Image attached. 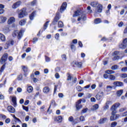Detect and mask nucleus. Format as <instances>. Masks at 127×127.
Instances as JSON below:
<instances>
[{"label": "nucleus", "mask_w": 127, "mask_h": 127, "mask_svg": "<svg viewBox=\"0 0 127 127\" xmlns=\"http://www.w3.org/2000/svg\"><path fill=\"white\" fill-rule=\"evenodd\" d=\"M45 60L46 62H50V58L46 56L45 57Z\"/></svg>", "instance_id": "obj_55"}, {"label": "nucleus", "mask_w": 127, "mask_h": 127, "mask_svg": "<svg viewBox=\"0 0 127 127\" xmlns=\"http://www.w3.org/2000/svg\"><path fill=\"white\" fill-rule=\"evenodd\" d=\"M87 112H88V108H85L82 110L81 113H82V114H85V113H87Z\"/></svg>", "instance_id": "obj_49"}, {"label": "nucleus", "mask_w": 127, "mask_h": 127, "mask_svg": "<svg viewBox=\"0 0 127 127\" xmlns=\"http://www.w3.org/2000/svg\"><path fill=\"white\" fill-rule=\"evenodd\" d=\"M81 103H82V99H80L79 100H78V101L76 102V105H81Z\"/></svg>", "instance_id": "obj_61"}, {"label": "nucleus", "mask_w": 127, "mask_h": 127, "mask_svg": "<svg viewBox=\"0 0 127 127\" xmlns=\"http://www.w3.org/2000/svg\"><path fill=\"white\" fill-rule=\"evenodd\" d=\"M117 125H118V123L117 122H113L111 125V127H116V126H117Z\"/></svg>", "instance_id": "obj_46"}, {"label": "nucleus", "mask_w": 127, "mask_h": 127, "mask_svg": "<svg viewBox=\"0 0 127 127\" xmlns=\"http://www.w3.org/2000/svg\"><path fill=\"white\" fill-rule=\"evenodd\" d=\"M8 56V55L7 54H4L2 57L1 58V59L0 60V62L1 64H3V63H5L6 62V60H7V57Z\"/></svg>", "instance_id": "obj_6"}, {"label": "nucleus", "mask_w": 127, "mask_h": 127, "mask_svg": "<svg viewBox=\"0 0 127 127\" xmlns=\"http://www.w3.org/2000/svg\"><path fill=\"white\" fill-rule=\"evenodd\" d=\"M27 14L26 13V9L25 8H23L19 11L18 12V18H23Z\"/></svg>", "instance_id": "obj_3"}, {"label": "nucleus", "mask_w": 127, "mask_h": 127, "mask_svg": "<svg viewBox=\"0 0 127 127\" xmlns=\"http://www.w3.org/2000/svg\"><path fill=\"white\" fill-rule=\"evenodd\" d=\"M50 92V88L48 86L44 87L43 89V92L44 94H48Z\"/></svg>", "instance_id": "obj_14"}, {"label": "nucleus", "mask_w": 127, "mask_h": 127, "mask_svg": "<svg viewBox=\"0 0 127 127\" xmlns=\"http://www.w3.org/2000/svg\"><path fill=\"white\" fill-rule=\"evenodd\" d=\"M119 59H120V56H117L114 57V58H113V60H114V61L119 60Z\"/></svg>", "instance_id": "obj_56"}, {"label": "nucleus", "mask_w": 127, "mask_h": 127, "mask_svg": "<svg viewBox=\"0 0 127 127\" xmlns=\"http://www.w3.org/2000/svg\"><path fill=\"white\" fill-rule=\"evenodd\" d=\"M86 15H82L81 17H78L77 20L78 21H80V20H81V19L82 20H86Z\"/></svg>", "instance_id": "obj_23"}, {"label": "nucleus", "mask_w": 127, "mask_h": 127, "mask_svg": "<svg viewBox=\"0 0 127 127\" xmlns=\"http://www.w3.org/2000/svg\"><path fill=\"white\" fill-rule=\"evenodd\" d=\"M60 19V15L59 13H57V14L56 15V17L54 19V20L52 22V24L53 25H55L56 24H57V22H58V21Z\"/></svg>", "instance_id": "obj_7"}, {"label": "nucleus", "mask_w": 127, "mask_h": 127, "mask_svg": "<svg viewBox=\"0 0 127 127\" xmlns=\"http://www.w3.org/2000/svg\"><path fill=\"white\" fill-rule=\"evenodd\" d=\"M67 6V3L64 2L60 8V12L62 13L64 11L65 9H66V7Z\"/></svg>", "instance_id": "obj_12"}, {"label": "nucleus", "mask_w": 127, "mask_h": 127, "mask_svg": "<svg viewBox=\"0 0 127 127\" xmlns=\"http://www.w3.org/2000/svg\"><path fill=\"white\" fill-rule=\"evenodd\" d=\"M27 90L28 93H32V91H33V87L31 86H28Z\"/></svg>", "instance_id": "obj_28"}, {"label": "nucleus", "mask_w": 127, "mask_h": 127, "mask_svg": "<svg viewBox=\"0 0 127 127\" xmlns=\"http://www.w3.org/2000/svg\"><path fill=\"white\" fill-rule=\"evenodd\" d=\"M62 58L64 61H66V55H63L62 56Z\"/></svg>", "instance_id": "obj_50"}, {"label": "nucleus", "mask_w": 127, "mask_h": 127, "mask_svg": "<svg viewBox=\"0 0 127 127\" xmlns=\"http://www.w3.org/2000/svg\"><path fill=\"white\" fill-rule=\"evenodd\" d=\"M112 101H107L105 103V106L103 107V111H107L109 108V105H112Z\"/></svg>", "instance_id": "obj_9"}, {"label": "nucleus", "mask_w": 127, "mask_h": 127, "mask_svg": "<svg viewBox=\"0 0 127 127\" xmlns=\"http://www.w3.org/2000/svg\"><path fill=\"white\" fill-rule=\"evenodd\" d=\"M90 4L92 7H97L98 12H102V10H103V5L102 4L96 1L91 2Z\"/></svg>", "instance_id": "obj_2"}, {"label": "nucleus", "mask_w": 127, "mask_h": 127, "mask_svg": "<svg viewBox=\"0 0 127 127\" xmlns=\"http://www.w3.org/2000/svg\"><path fill=\"white\" fill-rule=\"evenodd\" d=\"M19 25L21 26L24 25V24H25V23H26V20L22 19L19 21Z\"/></svg>", "instance_id": "obj_27"}, {"label": "nucleus", "mask_w": 127, "mask_h": 127, "mask_svg": "<svg viewBox=\"0 0 127 127\" xmlns=\"http://www.w3.org/2000/svg\"><path fill=\"white\" fill-rule=\"evenodd\" d=\"M108 121V118H104L103 119H101L99 121V124H105L107 121Z\"/></svg>", "instance_id": "obj_22"}, {"label": "nucleus", "mask_w": 127, "mask_h": 127, "mask_svg": "<svg viewBox=\"0 0 127 127\" xmlns=\"http://www.w3.org/2000/svg\"><path fill=\"white\" fill-rule=\"evenodd\" d=\"M117 113L113 114V111H112L111 115L112 116L110 117V121H116V120H118L119 118H120V115L116 114Z\"/></svg>", "instance_id": "obj_5"}, {"label": "nucleus", "mask_w": 127, "mask_h": 127, "mask_svg": "<svg viewBox=\"0 0 127 127\" xmlns=\"http://www.w3.org/2000/svg\"><path fill=\"white\" fill-rule=\"evenodd\" d=\"M37 3V0H34L32 2H31V5L33 6L34 5H35Z\"/></svg>", "instance_id": "obj_39"}, {"label": "nucleus", "mask_w": 127, "mask_h": 127, "mask_svg": "<svg viewBox=\"0 0 127 127\" xmlns=\"http://www.w3.org/2000/svg\"><path fill=\"white\" fill-rule=\"evenodd\" d=\"M87 9L88 10V12L89 13H92V12H93V11H92V10H91V6H88L87 7Z\"/></svg>", "instance_id": "obj_52"}, {"label": "nucleus", "mask_w": 127, "mask_h": 127, "mask_svg": "<svg viewBox=\"0 0 127 127\" xmlns=\"http://www.w3.org/2000/svg\"><path fill=\"white\" fill-rule=\"evenodd\" d=\"M67 80V81H71L72 80V76H71V75L70 74H68Z\"/></svg>", "instance_id": "obj_45"}, {"label": "nucleus", "mask_w": 127, "mask_h": 127, "mask_svg": "<svg viewBox=\"0 0 127 127\" xmlns=\"http://www.w3.org/2000/svg\"><path fill=\"white\" fill-rule=\"evenodd\" d=\"M4 5L2 4H0V14H2V13H4Z\"/></svg>", "instance_id": "obj_18"}, {"label": "nucleus", "mask_w": 127, "mask_h": 127, "mask_svg": "<svg viewBox=\"0 0 127 127\" xmlns=\"http://www.w3.org/2000/svg\"><path fill=\"white\" fill-rule=\"evenodd\" d=\"M82 105H76V110L77 111H79V110H80V109H82Z\"/></svg>", "instance_id": "obj_42"}, {"label": "nucleus", "mask_w": 127, "mask_h": 127, "mask_svg": "<svg viewBox=\"0 0 127 127\" xmlns=\"http://www.w3.org/2000/svg\"><path fill=\"white\" fill-rule=\"evenodd\" d=\"M55 77L56 79H59V78H60V75H59V73H56Z\"/></svg>", "instance_id": "obj_62"}, {"label": "nucleus", "mask_w": 127, "mask_h": 127, "mask_svg": "<svg viewBox=\"0 0 127 127\" xmlns=\"http://www.w3.org/2000/svg\"><path fill=\"white\" fill-rule=\"evenodd\" d=\"M6 44H7L9 46V45H13V41L10 40L8 41Z\"/></svg>", "instance_id": "obj_36"}, {"label": "nucleus", "mask_w": 127, "mask_h": 127, "mask_svg": "<svg viewBox=\"0 0 127 127\" xmlns=\"http://www.w3.org/2000/svg\"><path fill=\"white\" fill-rule=\"evenodd\" d=\"M103 97H104V92H101L97 94V95L96 96V98L98 101H100V100H101Z\"/></svg>", "instance_id": "obj_11"}, {"label": "nucleus", "mask_w": 127, "mask_h": 127, "mask_svg": "<svg viewBox=\"0 0 127 127\" xmlns=\"http://www.w3.org/2000/svg\"><path fill=\"white\" fill-rule=\"evenodd\" d=\"M121 71L122 72H127V66L122 68Z\"/></svg>", "instance_id": "obj_44"}, {"label": "nucleus", "mask_w": 127, "mask_h": 127, "mask_svg": "<svg viewBox=\"0 0 127 127\" xmlns=\"http://www.w3.org/2000/svg\"><path fill=\"white\" fill-rule=\"evenodd\" d=\"M20 5H21V1H18L13 4V5H12V8L15 9L16 8H18V7H19Z\"/></svg>", "instance_id": "obj_8"}, {"label": "nucleus", "mask_w": 127, "mask_h": 127, "mask_svg": "<svg viewBox=\"0 0 127 127\" xmlns=\"http://www.w3.org/2000/svg\"><path fill=\"white\" fill-rule=\"evenodd\" d=\"M49 23V21H47L44 25V30H46Z\"/></svg>", "instance_id": "obj_35"}, {"label": "nucleus", "mask_w": 127, "mask_h": 127, "mask_svg": "<svg viewBox=\"0 0 127 127\" xmlns=\"http://www.w3.org/2000/svg\"><path fill=\"white\" fill-rule=\"evenodd\" d=\"M106 73L111 75V74H115V71L109 69L106 71Z\"/></svg>", "instance_id": "obj_30"}, {"label": "nucleus", "mask_w": 127, "mask_h": 127, "mask_svg": "<svg viewBox=\"0 0 127 127\" xmlns=\"http://www.w3.org/2000/svg\"><path fill=\"white\" fill-rule=\"evenodd\" d=\"M123 93H124V90L121 89L120 90H118L117 91V96H118V97H121L123 94Z\"/></svg>", "instance_id": "obj_29"}, {"label": "nucleus", "mask_w": 127, "mask_h": 127, "mask_svg": "<svg viewBox=\"0 0 127 127\" xmlns=\"http://www.w3.org/2000/svg\"><path fill=\"white\" fill-rule=\"evenodd\" d=\"M7 18L3 16H0V23H4Z\"/></svg>", "instance_id": "obj_16"}, {"label": "nucleus", "mask_w": 127, "mask_h": 127, "mask_svg": "<svg viewBox=\"0 0 127 127\" xmlns=\"http://www.w3.org/2000/svg\"><path fill=\"white\" fill-rule=\"evenodd\" d=\"M69 122H74V118L73 117L70 116L68 118Z\"/></svg>", "instance_id": "obj_51"}, {"label": "nucleus", "mask_w": 127, "mask_h": 127, "mask_svg": "<svg viewBox=\"0 0 127 127\" xmlns=\"http://www.w3.org/2000/svg\"><path fill=\"white\" fill-rule=\"evenodd\" d=\"M75 64L77 66V67H78L79 68H81L82 67V63L81 62H75Z\"/></svg>", "instance_id": "obj_32"}, {"label": "nucleus", "mask_w": 127, "mask_h": 127, "mask_svg": "<svg viewBox=\"0 0 127 127\" xmlns=\"http://www.w3.org/2000/svg\"><path fill=\"white\" fill-rule=\"evenodd\" d=\"M99 109V104L94 105L93 107L91 108L92 111H96Z\"/></svg>", "instance_id": "obj_24"}, {"label": "nucleus", "mask_w": 127, "mask_h": 127, "mask_svg": "<svg viewBox=\"0 0 127 127\" xmlns=\"http://www.w3.org/2000/svg\"><path fill=\"white\" fill-rule=\"evenodd\" d=\"M76 89H77V91H78V92H82V91H83V89H82V88L80 86H77L76 87Z\"/></svg>", "instance_id": "obj_48"}, {"label": "nucleus", "mask_w": 127, "mask_h": 127, "mask_svg": "<svg viewBox=\"0 0 127 127\" xmlns=\"http://www.w3.org/2000/svg\"><path fill=\"white\" fill-rule=\"evenodd\" d=\"M60 37V35L59 34V33H57L55 35V39L57 40H58L59 39V38Z\"/></svg>", "instance_id": "obj_43"}, {"label": "nucleus", "mask_w": 127, "mask_h": 127, "mask_svg": "<svg viewBox=\"0 0 127 127\" xmlns=\"http://www.w3.org/2000/svg\"><path fill=\"white\" fill-rule=\"evenodd\" d=\"M63 120V118H62V116H58L57 117H55V121L56 122H57L58 123H61Z\"/></svg>", "instance_id": "obj_17"}, {"label": "nucleus", "mask_w": 127, "mask_h": 127, "mask_svg": "<svg viewBox=\"0 0 127 127\" xmlns=\"http://www.w3.org/2000/svg\"><path fill=\"white\" fill-rule=\"evenodd\" d=\"M70 49L72 52H74V51H76V46H75L73 43H70Z\"/></svg>", "instance_id": "obj_20"}, {"label": "nucleus", "mask_w": 127, "mask_h": 127, "mask_svg": "<svg viewBox=\"0 0 127 127\" xmlns=\"http://www.w3.org/2000/svg\"><path fill=\"white\" fill-rule=\"evenodd\" d=\"M0 39L1 41H5V37L4 35L0 33Z\"/></svg>", "instance_id": "obj_26"}, {"label": "nucleus", "mask_w": 127, "mask_h": 127, "mask_svg": "<svg viewBox=\"0 0 127 127\" xmlns=\"http://www.w3.org/2000/svg\"><path fill=\"white\" fill-rule=\"evenodd\" d=\"M64 26V24L63 23V22L60 21L58 23V27L60 28H62Z\"/></svg>", "instance_id": "obj_31"}, {"label": "nucleus", "mask_w": 127, "mask_h": 127, "mask_svg": "<svg viewBox=\"0 0 127 127\" xmlns=\"http://www.w3.org/2000/svg\"><path fill=\"white\" fill-rule=\"evenodd\" d=\"M79 120L81 122H84V121H85V117H84V116H81L79 118Z\"/></svg>", "instance_id": "obj_57"}, {"label": "nucleus", "mask_w": 127, "mask_h": 127, "mask_svg": "<svg viewBox=\"0 0 127 127\" xmlns=\"http://www.w3.org/2000/svg\"><path fill=\"white\" fill-rule=\"evenodd\" d=\"M77 43H78V40L77 39L73 40L71 42V43H72L73 44H77Z\"/></svg>", "instance_id": "obj_53"}, {"label": "nucleus", "mask_w": 127, "mask_h": 127, "mask_svg": "<svg viewBox=\"0 0 127 127\" xmlns=\"http://www.w3.org/2000/svg\"><path fill=\"white\" fill-rule=\"evenodd\" d=\"M6 124H9L10 123V119L9 118L6 119L5 121Z\"/></svg>", "instance_id": "obj_59"}, {"label": "nucleus", "mask_w": 127, "mask_h": 127, "mask_svg": "<svg viewBox=\"0 0 127 127\" xmlns=\"http://www.w3.org/2000/svg\"><path fill=\"white\" fill-rule=\"evenodd\" d=\"M127 46L123 42V43L120 45L119 47L121 49H126V48H127Z\"/></svg>", "instance_id": "obj_25"}, {"label": "nucleus", "mask_w": 127, "mask_h": 127, "mask_svg": "<svg viewBox=\"0 0 127 127\" xmlns=\"http://www.w3.org/2000/svg\"><path fill=\"white\" fill-rule=\"evenodd\" d=\"M5 68V64H4L1 67L0 72H2L3 70H4V68Z\"/></svg>", "instance_id": "obj_58"}, {"label": "nucleus", "mask_w": 127, "mask_h": 127, "mask_svg": "<svg viewBox=\"0 0 127 127\" xmlns=\"http://www.w3.org/2000/svg\"><path fill=\"white\" fill-rule=\"evenodd\" d=\"M121 78L122 79H125V78H127V73H123L120 75Z\"/></svg>", "instance_id": "obj_38"}, {"label": "nucleus", "mask_w": 127, "mask_h": 127, "mask_svg": "<svg viewBox=\"0 0 127 127\" xmlns=\"http://www.w3.org/2000/svg\"><path fill=\"white\" fill-rule=\"evenodd\" d=\"M81 14V11L80 10H77L74 12V14L73 15V17H76V16H79Z\"/></svg>", "instance_id": "obj_19"}, {"label": "nucleus", "mask_w": 127, "mask_h": 127, "mask_svg": "<svg viewBox=\"0 0 127 127\" xmlns=\"http://www.w3.org/2000/svg\"><path fill=\"white\" fill-rule=\"evenodd\" d=\"M12 102L14 107L15 108V107H16V97L13 96L12 98Z\"/></svg>", "instance_id": "obj_21"}, {"label": "nucleus", "mask_w": 127, "mask_h": 127, "mask_svg": "<svg viewBox=\"0 0 127 127\" xmlns=\"http://www.w3.org/2000/svg\"><path fill=\"white\" fill-rule=\"evenodd\" d=\"M109 79L112 80H116V76H114V75L111 74L109 76Z\"/></svg>", "instance_id": "obj_37"}, {"label": "nucleus", "mask_w": 127, "mask_h": 127, "mask_svg": "<svg viewBox=\"0 0 127 127\" xmlns=\"http://www.w3.org/2000/svg\"><path fill=\"white\" fill-rule=\"evenodd\" d=\"M94 22L96 24H99V23H101V22H102V20L100 18H97L95 20Z\"/></svg>", "instance_id": "obj_33"}, {"label": "nucleus", "mask_w": 127, "mask_h": 127, "mask_svg": "<svg viewBox=\"0 0 127 127\" xmlns=\"http://www.w3.org/2000/svg\"><path fill=\"white\" fill-rule=\"evenodd\" d=\"M15 22V18L13 17H10L7 21L8 24H12L13 22Z\"/></svg>", "instance_id": "obj_15"}, {"label": "nucleus", "mask_w": 127, "mask_h": 127, "mask_svg": "<svg viewBox=\"0 0 127 127\" xmlns=\"http://www.w3.org/2000/svg\"><path fill=\"white\" fill-rule=\"evenodd\" d=\"M22 69H23V71H24L25 72H27L28 68H27V66H23Z\"/></svg>", "instance_id": "obj_41"}, {"label": "nucleus", "mask_w": 127, "mask_h": 127, "mask_svg": "<svg viewBox=\"0 0 127 127\" xmlns=\"http://www.w3.org/2000/svg\"><path fill=\"white\" fill-rule=\"evenodd\" d=\"M58 87V85H55L54 91V94H55V93H56V92H57V87Z\"/></svg>", "instance_id": "obj_54"}, {"label": "nucleus", "mask_w": 127, "mask_h": 127, "mask_svg": "<svg viewBox=\"0 0 127 127\" xmlns=\"http://www.w3.org/2000/svg\"><path fill=\"white\" fill-rule=\"evenodd\" d=\"M121 106L120 103H116L114 104L111 108V111L113 112L112 114H117V109Z\"/></svg>", "instance_id": "obj_4"}, {"label": "nucleus", "mask_w": 127, "mask_h": 127, "mask_svg": "<svg viewBox=\"0 0 127 127\" xmlns=\"http://www.w3.org/2000/svg\"><path fill=\"white\" fill-rule=\"evenodd\" d=\"M90 101L92 102L95 103L96 102V99L94 97H92L90 99Z\"/></svg>", "instance_id": "obj_63"}, {"label": "nucleus", "mask_w": 127, "mask_h": 127, "mask_svg": "<svg viewBox=\"0 0 127 127\" xmlns=\"http://www.w3.org/2000/svg\"><path fill=\"white\" fill-rule=\"evenodd\" d=\"M24 33V31L23 30H21L20 31L15 30L13 32L12 36L13 37H17L18 39H21Z\"/></svg>", "instance_id": "obj_1"}, {"label": "nucleus", "mask_w": 127, "mask_h": 127, "mask_svg": "<svg viewBox=\"0 0 127 127\" xmlns=\"http://www.w3.org/2000/svg\"><path fill=\"white\" fill-rule=\"evenodd\" d=\"M35 14V12H33L31 13V14L30 15L29 17L31 20H33V19L34 18Z\"/></svg>", "instance_id": "obj_34"}, {"label": "nucleus", "mask_w": 127, "mask_h": 127, "mask_svg": "<svg viewBox=\"0 0 127 127\" xmlns=\"http://www.w3.org/2000/svg\"><path fill=\"white\" fill-rule=\"evenodd\" d=\"M119 68V66L118 65H114L111 67L112 70H117Z\"/></svg>", "instance_id": "obj_40"}, {"label": "nucleus", "mask_w": 127, "mask_h": 127, "mask_svg": "<svg viewBox=\"0 0 127 127\" xmlns=\"http://www.w3.org/2000/svg\"><path fill=\"white\" fill-rule=\"evenodd\" d=\"M113 85L116 87H123L124 86V83L121 81H115L113 83Z\"/></svg>", "instance_id": "obj_13"}, {"label": "nucleus", "mask_w": 127, "mask_h": 127, "mask_svg": "<svg viewBox=\"0 0 127 127\" xmlns=\"http://www.w3.org/2000/svg\"><path fill=\"white\" fill-rule=\"evenodd\" d=\"M22 107H23V109L24 111H26V112H28V111H29L28 107H26V106H23Z\"/></svg>", "instance_id": "obj_47"}, {"label": "nucleus", "mask_w": 127, "mask_h": 127, "mask_svg": "<svg viewBox=\"0 0 127 127\" xmlns=\"http://www.w3.org/2000/svg\"><path fill=\"white\" fill-rule=\"evenodd\" d=\"M7 110L9 113H11V114H14L15 113V109L12 106H8Z\"/></svg>", "instance_id": "obj_10"}, {"label": "nucleus", "mask_w": 127, "mask_h": 127, "mask_svg": "<svg viewBox=\"0 0 127 127\" xmlns=\"http://www.w3.org/2000/svg\"><path fill=\"white\" fill-rule=\"evenodd\" d=\"M123 43H125L127 46V38L125 39L123 41Z\"/></svg>", "instance_id": "obj_64"}, {"label": "nucleus", "mask_w": 127, "mask_h": 127, "mask_svg": "<svg viewBox=\"0 0 127 127\" xmlns=\"http://www.w3.org/2000/svg\"><path fill=\"white\" fill-rule=\"evenodd\" d=\"M113 55H120V52L119 51H115L113 53Z\"/></svg>", "instance_id": "obj_60"}]
</instances>
